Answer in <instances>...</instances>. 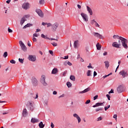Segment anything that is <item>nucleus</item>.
Listing matches in <instances>:
<instances>
[{
  "instance_id": "f257e3e1",
  "label": "nucleus",
  "mask_w": 128,
  "mask_h": 128,
  "mask_svg": "<svg viewBox=\"0 0 128 128\" xmlns=\"http://www.w3.org/2000/svg\"><path fill=\"white\" fill-rule=\"evenodd\" d=\"M120 40H122V46L124 47V48H128V44H126L128 42V40H126L124 38L120 37Z\"/></svg>"
},
{
  "instance_id": "f03ea898",
  "label": "nucleus",
  "mask_w": 128,
  "mask_h": 128,
  "mask_svg": "<svg viewBox=\"0 0 128 128\" xmlns=\"http://www.w3.org/2000/svg\"><path fill=\"white\" fill-rule=\"evenodd\" d=\"M40 82L44 86H48V83L46 82V76L42 75L40 78Z\"/></svg>"
},
{
  "instance_id": "7ed1b4c3",
  "label": "nucleus",
  "mask_w": 128,
  "mask_h": 128,
  "mask_svg": "<svg viewBox=\"0 0 128 128\" xmlns=\"http://www.w3.org/2000/svg\"><path fill=\"white\" fill-rule=\"evenodd\" d=\"M30 18V15H25L22 18L20 22L21 26H22V24H24V22H26V18Z\"/></svg>"
},
{
  "instance_id": "20e7f679",
  "label": "nucleus",
  "mask_w": 128,
  "mask_h": 128,
  "mask_svg": "<svg viewBox=\"0 0 128 128\" xmlns=\"http://www.w3.org/2000/svg\"><path fill=\"white\" fill-rule=\"evenodd\" d=\"M19 44H20L22 50H23V52H26V46L24 44V42H22V41H20Z\"/></svg>"
},
{
  "instance_id": "39448f33",
  "label": "nucleus",
  "mask_w": 128,
  "mask_h": 128,
  "mask_svg": "<svg viewBox=\"0 0 128 128\" xmlns=\"http://www.w3.org/2000/svg\"><path fill=\"white\" fill-rule=\"evenodd\" d=\"M36 12L38 14L39 16H40V18H44V12H42V11L40 9H36Z\"/></svg>"
},
{
  "instance_id": "423d86ee",
  "label": "nucleus",
  "mask_w": 128,
  "mask_h": 128,
  "mask_svg": "<svg viewBox=\"0 0 128 128\" xmlns=\"http://www.w3.org/2000/svg\"><path fill=\"white\" fill-rule=\"evenodd\" d=\"M81 16L84 22H88V15L84 12L81 13Z\"/></svg>"
},
{
  "instance_id": "0eeeda50",
  "label": "nucleus",
  "mask_w": 128,
  "mask_h": 128,
  "mask_svg": "<svg viewBox=\"0 0 128 128\" xmlns=\"http://www.w3.org/2000/svg\"><path fill=\"white\" fill-rule=\"evenodd\" d=\"M93 34L94 36H96V38H100L102 40L104 39L102 35L98 34V32H94Z\"/></svg>"
},
{
  "instance_id": "6e6552de",
  "label": "nucleus",
  "mask_w": 128,
  "mask_h": 128,
  "mask_svg": "<svg viewBox=\"0 0 128 128\" xmlns=\"http://www.w3.org/2000/svg\"><path fill=\"white\" fill-rule=\"evenodd\" d=\"M28 60H30L31 62H36V56H34L32 55H29L28 57Z\"/></svg>"
},
{
  "instance_id": "1a4fd4ad",
  "label": "nucleus",
  "mask_w": 128,
  "mask_h": 128,
  "mask_svg": "<svg viewBox=\"0 0 128 128\" xmlns=\"http://www.w3.org/2000/svg\"><path fill=\"white\" fill-rule=\"evenodd\" d=\"M74 46L75 48H78V46H80V41L78 40L74 42Z\"/></svg>"
},
{
  "instance_id": "9d476101",
  "label": "nucleus",
  "mask_w": 128,
  "mask_h": 128,
  "mask_svg": "<svg viewBox=\"0 0 128 128\" xmlns=\"http://www.w3.org/2000/svg\"><path fill=\"white\" fill-rule=\"evenodd\" d=\"M120 74L122 76V78H126L128 76V73L126 72V71L124 70H122L121 72H120Z\"/></svg>"
},
{
  "instance_id": "9b49d317",
  "label": "nucleus",
  "mask_w": 128,
  "mask_h": 128,
  "mask_svg": "<svg viewBox=\"0 0 128 128\" xmlns=\"http://www.w3.org/2000/svg\"><path fill=\"white\" fill-rule=\"evenodd\" d=\"M73 116H74V118H76L78 120V124H80V122H82V119H80V116H78V114H73Z\"/></svg>"
},
{
  "instance_id": "f8f14e48",
  "label": "nucleus",
  "mask_w": 128,
  "mask_h": 128,
  "mask_svg": "<svg viewBox=\"0 0 128 128\" xmlns=\"http://www.w3.org/2000/svg\"><path fill=\"white\" fill-rule=\"evenodd\" d=\"M117 92H118L119 94H120V92H124V86H120L117 88Z\"/></svg>"
},
{
  "instance_id": "ddd939ff",
  "label": "nucleus",
  "mask_w": 128,
  "mask_h": 128,
  "mask_svg": "<svg viewBox=\"0 0 128 128\" xmlns=\"http://www.w3.org/2000/svg\"><path fill=\"white\" fill-rule=\"evenodd\" d=\"M22 6L24 10H28L30 8V4L28 2L23 4Z\"/></svg>"
},
{
  "instance_id": "4468645a",
  "label": "nucleus",
  "mask_w": 128,
  "mask_h": 128,
  "mask_svg": "<svg viewBox=\"0 0 128 128\" xmlns=\"http://www.w3.org/2000/svg\"><path fill=\"white\" fill-rule=\"evenodd\" d=\"M58 23H55L53 25H52L53 32H56V28H58Z\"/></svg>"
},
{
  "instance_id": "2eb2a0df",
  "label": "nucleus",
  "mask_w": 128,
  "mask_h": 128,
  "mask_svg": "<svg viewBox=\"0 0 128 128\" xmlns=\"http://www.w3.org/2000/svg\"><path fill=\"white\" fill-rule=\"evenodd\" d=\"M104 102H101V103H100V102L96 103V104L92 106V108H98V106H104Z\"/></svg>"
},
{
  "instance_id": "dca6fc26",
  "label": "nucleus",
  "mask_w": 128,
  "mask_h": 128,
  "mask_svg": "<svg viewBox=\"0 0 128 128\" xmlns=\"http://www.w3.org/2000/svg\"><path fill=\"white\" fill-rule=\"evenodd\" d=\"M29 106H28V110H31V112H32V110H34V106H32V102H29Z\"/></svg>"
},
{
  "instance_id": "f3484780",
  "label": "nucleus",
  "mask_w": 128,
  "mask_h": 128,
  "mask_svg": "<svg viewBox=\"0 0 128 128\" xmlns=\"http://www.w3.org/2000/svg\"><path fill=\"white\" fill-rule=\"evenodd\" d=\"M32 84L33 86H37L38 84V80L36 78H32Z\"/></svg>"
},
{
  "instance_id": "a211bd4d",
  "label": "nucleus",
  "mask_w": 128,
  "mask_h": 128,
  "mask_svg": "<svg viewBox=\"0 0 128 128\" xmlns=\"http://www.w3.org/2000/svg\"><path fill=\"white\" fill-rule=\"evenodd\" d=\"M90 88H88L85 89L83 91L80 92L79 94H86V92H90Z\"/></svg>"
},
{
  "instance_id": "6ab92c4d",
  "label": "nucleus",
  "mask_w": 128,
  "mask_h": 128,
  "mask_svg": "<svg viewBox=\"0 0 128 128\" xmlns=\"http://www.w3.org/2000/svg\"><path fill=\"white\" fill-rule=\"evenodd\" d=\"M22 116H24V118H26V116H28V110H26V108H24L23 110Z\"/></svg>"
},
{
  "instance_id": "aec40b11",
  "label": "nucleus",
  "mask_w": 128,
  "mask_h": 128,
  "mask_svg": "<svg viewBox=\"0 0 128 128\" xmlns=\"http://www.w3.org/2000/svg\"><path fill=\"white\" fill-rule=\"evenodd\" d=\"M86 8L87 10L90 14V16H92V8H90L88 6H87Z\"/></svg>"
},
{
  "instance_id": "412c9836",
  "label": "nucleus",
  "mask_w": 128,
  "mask_h": 128,
  "mask_svg": "<svg viewBox=\"0 0 128 128\" xmlns=\"http://www.w3.org/2000/svg\"><path fill=\"white\" fill-rule=\"evenodd\" d=\"M58 72V70L56 68H54L52 72V74H56Z\"/></svg>"
},
{
  "instance_id": "4be33fe9",
  "label": "nucleus",
  "mask_w": 128,
  "mask_h": 128,
  "mask_svg": "<svg viewBox=\"0 0 128 128\" xmlns=\"http://www.w3.org/2000/svg\"><path fill=\"white\" fill-rule=\"evenodd\" d=\"M112 46L114 48H120V44H118V42H114L112 43Z\"/></svg>"
},
{
  "instance_id": "5701e85b",
  "label": "nucleus",
  "mask_w": 128,
  "mask_h": 128,
  "mask_svg": "<svg viewBox=\"0 0 128 128\" xmlns=\"http://www.w3.org/2000/svg\"><path fill=\"white\" fill-rule=\"evenodd\" d=\"M38 122V120L36 118H32L31 119V122H32V124H36V122Z\"/></svg>"
},
{
  "instance_id": "b1692460",
  "label": "nucleus",
  "mask_w": 128,
  "mask_h": 128,
  "mask_svg": "<svg viewBox=\"0 0 128 128\" xmlns=\"http://www.w3.org/2000/svg\"><path fill=\"white\" fill-rule=\"evenodd\" d=\"M104 64H105V66L106 68H108V67L110 66V62L108 60H106L104 62Z\"/></svg>"
},
{
  "instance_id": "393cba45",
  "label": "nucleus",
  "mask_w": 128,
  "mask_h": 128,
  "mask_svg": "<svg viewBox=\"0 0 128 128\" xmlns=\"http://www.w3.org/2000/svg\"><path fill=\"white\" fill-rule=\"evenodd\" d=\"M46 24H47V28H50V26H52V24L50 23H45L44 22H42V26H46Z\"/></svg>"
},
{
  "instance_id": "a878e982",
  "label": "nucleus",
  "mask_w": 128,
  "mask_h": 128,
  "mask_svg": "<svg viewBox=\"0 0 128 128\" xmlns=\"http://www.w3.org/2000/svg\"><path fill=\"white\" fill-rule=\"evenodd\" d=\"M38 126H39V128H44V123H42V122H40V123H39V124H38Z\"/></svg>"
},
{
  "instance_id": "bb28decb",
  "label": "nucleus",
  "mask_w": 128,
  "mask_h": 128,
  "mask_svg": "<svg viewBox=\"0 0 128 128\" xmlns=\"http://www.w3.org/2000/svg\"><path fill=\"white\" fill-rule=\"evenodd\" d=\"M32 97L35 100L36 99V98H38V93H36V94H33Z\"/></svg>"
},
{
  "instance_id": "cd10ccee",
  "label": "nucleus",
  "mask_w": 128,
  "mask_h": 128,
  "mask_svg": "<svg viewBox=\"0 0 128 128\" xmlns=\"http://www.w3.org/2000/svg\"><path fill=\"white\" fill-rule=\"evenodd\" d=\"M96 48L98 50H100V48H102V46L100 44V43H98L96 45Z\"/></svg>"
},
{
  "instance_id": "c85d7f7f",
  "label": "nucleus",
  "mask_w": 128,
  "mask_h": 128,
  "mask_svg": "<svg viewBox=\"0 0 128 128\" xmlns=\"http://www.w3.org/2000/svg\"><path fill=\"white\" fill-rule=\"evenodd\" d=\"M41 37L42 38H45V40H48V37L44 34H41Z\"/></svg>"
},
{
  "instance_id": "c756f323",
  "label": "nucleus",
  "mask_w": 128,
  "mask_h": 128,
  "mask_svg": "<svg viewBox=\"0 0 128 128\" xmlns=\"http://www.w3.org/2000/svg\"><path fill=\"white\" fill-rule=\"evenodd\" d=\"M120 38H122V36H119L118 35H114L113 36V38H118V40H120Z\"/></svg>"
},
{
  "instance_id": "7c9ffc66",
  "label": "nucleus",
  "mask_w": 128,
  "mask_h": 128,
  "mask_svg": "<svg viewBox=\"0 0 128 128\" xmlns=\"http://www.w3.org/2000/svg\"><path fill=\"white\" fill-rule=\"evenodd\" d=\"M70 80H73V82H74V80H76V77H74V76H70Z\"/></svg>"
},
{
  "instance_id": "2f4dec72",
  "label": "nucleus",
  "mask_w": 128,
  "mask_h": 128,
  "mask_svg": "<svg viewBox=\"0 0 128 128\" xmlns=\"http://www.w3.org/2000/svg\"><path fill=\"white\" fill-rule=\"evenodd\" d=\"M30 26H32L30 24H28L23 27V28H30Z\"/></svg>"
},
{
  "instance_id": "473e14b6",
  "label": "nucleus",
  "mask_w": 128,
  "mask_h": 128,
  "mask_svg": "<svg viewBox=\"0 0 128 128\" xmlns=\"http://www.w3.org/2000/svg\"><path fill=\"white\" fill-rule=\"evenodd\" d=\"M103 108H99L96 109V112H100V110H102Z\"/></svg>"
},
{
  "instance_id": "72a5a7b5",
  "label": "nucleus",
  "mask_w": 128,
  "mask_h": 128,
  "mask_svg": "<svg viewBox=\"0 0 128 128\" xmlns=\"http://www.w3.org/2000/svg\"><path fill=\"white\" fill-rule=\"evenodd\" d=\"M90 72H92V71L90 70H88L87 72V76H90Z\"/></svg>"
},
{
  "instance_id": "f704fd0d",
  "label": "nucleus",
  "mask_w": 128,
  "mask_h": 128,
  "mask_svg": "<svg viewBox=\"0 0 128 128\" xmlns=\"http://www.w3.org/2000/svg\"><path fill=\"white\" fill-rule=\"evenodd\" d=\"M66 86L68 88H70L72 86V83L70 82H67Z\"/></svg>"
},
{
  "instance_id": "c9c22d12",
  "label": "nucleus",
  "mask_w": 128,
  "mask_h": 128,
  "mask_svg": "<svg viewBox=\"0 0 128 128\" xmlns=\"http://www.w3.org/2000/svg\"><path fill=\"white\" fill-rule=\"evenodd\" d=\"M39 4H44V0H40Z\"/></svg>"
},
{
  "instance_id": "e433bc0d",
  "label": "nucleus",
  "mask_w": 128,
  "mask_h": 128,
  "mask_svg": "<svg viewBox=\"0 0 128 128\" xmlns=\"http://www.w3.org/2000/svg\"><path fill=\"white\" fill-rule=\"evenodd\" d=\"M110 108V105H108L107 106L104 107V110L106 111L108 109Z\"/></svg>"
},
{
  "instance_id": "4c0bfd02",
  "label": "nucleus",
  "mask_w": 128,
  "mask_h": 128,
  "mask_svg": "<svg viewBox=\"0 0 128 128\" xmlns=\"http://www.w3.org/2000/svg\"><path fill=\"white\" fill-rule=\"evenodd\" d=\"M18 61L20 62V64H24V59L19 58Z\"/></svg>"
},
{
  "instance_id": "58836bf2",
  "label": "nucleus",
  "mask_w": 128,
  "mask_h": 128,
  "mask_svg": "<svg viewBox=\"0 0 128 128\" xmlns=\"http://www.w3.org/2000/svg\"><path fill=\"white\" fill-rule=\"evenodd\" d=\"M3 56L4 58H6V56H8V52H4L3 54Z\"/></svg>"
},
{
  "instance_id": "ea45409f",
  "label": "nucleus",
  "mask_w": 128,
  "mask_h": 128,
  "mask_svg": "<svg viewBox=\"0 0 128 128\" xmlns=\"http://www.w3.org/2000/svg\"><path fill=\"white\" fill-rule=\"evenodd\" d=\"M102 116H100L97 118L96 122H100V120H102Z\"/></svg>"
},
{
  "instance_id": "a19ab883",
  "label": "nucleus",
  "mask_w": 128,
  "mask_h": 128,
  "mask_svg": "<svg viewBox=\"0 0 128 128\" xmlns=\"http://www.w3.org/2000/svg\"><path fill=\"white\" fill-rule=\"evenodd\" d=\"M96 22V20H91L92 24H95Z\"/></svg>"
},
{
  "instance_id": "79ce46f5",
  "label": "nucleus",
  "mask_w": 128,
  "mask_h": 128,
  "mask_svg": "<svg viewBox=\"0 0 128 128\" xmlns=\"http://www.w3.org/2000/svg\"><path fill=\"white\" fill-rule=\"evenodd\" d=\"M113 118L116 120H118V115L116 114H114L113 116Z\"/></svg>"
},
{
  "instance_id": "37998d69",
  "label": "nucleus",
  "mask_w": 128,
  "mask_h": 128,
  "mask_svg": "<svg viewBox=\"0 0 128 128\" xmlns=\"http://www.w3.org/2000/svg\"><path fill=\"white\" fill-rule=\"evenodd\" d=\"M90 100H88L85 102V104H90Z\"/></svg>"
},
{
  "instance_id": "c03bdc74",
  "label": "nucleus",
  "mask_w": 128,
  "mask_h": 128,
  "mask_svg": "<svg viewBox=\"0 0 128 128\" xmlns=\"http://www.w3.org/2000/svg\"><path fill=\"white\" fill-rule=\"evenodd\" d=\"M34 38H38V34L35 33L33 34Z\"/></svg>"
},
{
  "instance_id": "a18cd8bd",
  "label": "nucleus",
  "mask_w": 128,
  "mask_h": 128,
  "mask_svg": "<svg viewBox=\"0 0 128 128\" xmlns=\"http://www.w3.org/2000/svg\"><path fill=\"white\" fill-rule=\"evenodd\" d=\"M10 62L11 64H16V60H10Z\"/></svg>"
},
{
  "instance_id": "49530a36",
  "label": "nucleus",
  "mask_w": 128,
  "mask_h": 128,
  "mask_svg": "<svg viewBox=\"0 0 128 128\" xmlns=\"http://www.w3.org/2000/svg\"><path fill=\"white\" fill-rule=\"evenodd\" d=\"M52 44L53 46H58V44L56 42L52 43Z\"/></svg>"
},
{
  "instance_id": "de8ad7c7",
  "label": "nucleus",
  "mask_w": 128,
  "mask_h": 128,
  "mask_svg": "<svg viewBox=\"0 0 128 128\" xmlns=\"http://www.w3.org/2000/svg\"><path fill=\"white\" fill-rule=\"evenodd\" d=\"M66 72H67L66 71H64L62 72V76H66Z\"/></svg>"
},
{
  "instance_id": "09e8293b",
  "label": "nucleus",
  "mask_w": 128,
  "mask_h": 128,
  "mask_svg": "<svg viewBox=\"0 0 128 128\" xmlns=\"http://www.w3.org/2000/svg\"><path fill=\"white\" fill-rule=\"evenodd\" d=\"M94 24V26H96L97 28H100V24H98V22H96L95 23V24Z\"/></svg>"
},
{
  "instance_id": "8fccbe9b",
  "label": "nucleus",
  "mask_w": 128,
  "mask_h": 128,
  "mask_svg": "<svg viewBox=\"0 0 128 128\" xmlns=\"http://www.w3.org/2000/svg\"><path fill=\"white\" fill-rule=\"evenodd\" d=\"M106 96L108 98V100H110V95L106 94Z\"/></svg>"
},
{
  "instance_id": "3c124183",
  "label": "nucleus",
  "mask_w": 128,
  "mask_h": 128,
  "mask_svg": "<svg viewBox=\"0 0 128 128\" xmlns=\"http://www.w3.org/2000/svg\"><path fill=\"white\" fill-rule=\"evenodd\" d=\"M64 58V60H68V56H64V58Z\"/></svg>"
},
{
  "instance_id": "603ef678",
  "label": "nucleus",
  "mask_w": 128,
  "mask_h": 128,
  "mask_svg": "<svg viewBox=\"0 0 128 128\" xmlns=\"http://www.w3.org/2000/svg\"><path fill=\"white\" fill-rule=\"evenodd\" d=\"M98 98V96L96 95V96H94V100H96V99Z\"/></svg>"
},
{
  "instance_id": "864d4df0",
  "label": "nucleus",
  "mask_w": 128,
  "mask_h": 128,
  "mask_svg": "<svg viewBox=\"0 0 128 128\" xmlns=\"http://www.w3.org/2000/svg\"><path fill=\"white\" fill-rule=\"evenodd\" d=\"M108 94H114V89H112L110 91L108 92Z\"/></svg>"
},
{
  "instance_id": "5fc2aeb1",
  "label": "nucleus",
  "mask_w": 128,
  "mask_h": 128,
  "mask_svg": "<svg viewBox=\"0 0 128 128\" xmlns=\"http://www.w3.org/2000/svg\"><path fill=\"white\" fill-rule=\"evenodd\" d=\"M80 54H78L77 60H80Z\"/></svg>"
},
{
  "instance_id": "6e6d98bb",
  "label": "nucleus",
  "mask_w": 128,
  "mask_h": 128,
  "mask_svg": "<svg viewBox=\"0 0 128 128\" xmlns=\"http://www.w3.org/2000/svg\"><path fill=\"white\" fill-rule=\"evenodd\" d=\"M32 40H33L34 42H36V38L34 37L33 38H32Z\"/></svg>"
},
{
  "instance_id": "4d7b16f0",
  "label": "nucleus",
  "mask_w": 128,
  "mask_h": 128,
  "mask_svg": "<svg viewBox=\"0 0 128 128\" xmlns=\"http://www.w3.org/2000/svg\"><path fill=\"white\" fill-rule=\"evenodd\" d=\"M98 74V73L96 71L94 72V76H96Z\"/></svg>"
},
{
  "instance_id": "13d9d810",
  "label": "nucleus",
  "mask_w": 128,
  "mask_h": 128,
  "mask_svg": "<svg viewBox=\"0 0 128 128\" xmlns=\"http://www.w3.org/2000/svg\"><path fill=\"white\" fill-rule=\"evenodd\" d=\"M8 32H12V30L10 28H8Z\"/></svg>"
},
{
  "instance_id": "bf43d9fd",
  "label": "nucleus",
  "mask_w": 128,
  "mask_h": 128,
  "mask_svg": "<svg viewBox=\"0 0 128 128\" xmlns=\"http://www.w3.org/2000/svg\"><path fill=\"white\" fill-rule=\"evenodd\" d=\"M64 94H63L60 96H59L58 98H64Z\"/></svg>"
},
{
  "instance_id": "052dcab7",
  "label": "nucleus",
  "mask_w": 128,
  "mask_h": 128,
  "mask_svg": "<svg viewBox=\"0 0 128 128\" xmlns=\"http://www.w3.org/2000/svg\"><path fill=\"white\" fill-rule=\"evenodd\" d=\"M51 128H54V123H51Z\"/></svg>"
},
{
  "instance_id": "680f3d73",
  "label": "nucleus",
  "mask_w": 128,
  "mask_h": 128,
  "mask_svg": "<svg viewBox=\"0 0 128 128\" xmlns=\"http://www.w3.org/2000/svg\"><path fill=\"white\" fill-rule=\"evenodd\" d=\"M103 56H108V52H104L103 54Z\"/></svg>"
},
{
  "instance_id": "e2e57ef3",
  "label": "nucleus",
  "mask_w": 128,
  "mask_h": 128,
  "mask_svg": "<svg viewBox=\"0 0 128 128\" xmlns=\"http://www.w3.org/2000/svg\"><path fill=\"white\" fill-rule=\"evenodd\" d=\"M77 6L79 8V10H80L82 8V6L80 4H78Z\"/></svg>"
},
{
  "instance_id": "0e129e2a",
  "label": "nucleus",
  "mask_w": 128,
  "mask_h": 128,
  "mask_svg": "<svg viewBox=\"0 0 128 128\" xmlns=\"http://www.w3.org/2000/svg\"><path fill=\"white\" fill-rule=\"evenodd\" d=\"M53 94H58V92L56 91H54L52 92Z\"/></svg>"
},
{
  "instance_id": "69168bd1",
  "label": "nucleus",
  "mask_w": 128,
  "mask_h": 128,
  "mask_svg": "<svg viewBox=\"0 0 128 128\" xmlns=\"http://www.w3.org/2000/svg\"><path fill=\"white\" fill-rule=\"evenodd\" d=\"M49 52L50 54H54V52H52V50H49Z\"/></svg>"
},
{
  "instance_id": "338daca9",
  "label": "nucleus",
  "mask_w": 128,
  "mask_h": 128,
  "mask_svg": "<svg viewBox=\"0 0 128 128\" xmlns=\"http://www.w3.org/2000/svg\"><path fill=\"white\" fill-rule=\"evenodd\" d=\"M67 64L68 66H72V63L70 62H68Z\"/></svg>"
},
{
  "instance_id": "774afa93",
  "label": "nucleus",
  "mask_w": 128,
  "mask_h": 128,
  "mask_svg": "<svg viewBox=\"0 0 128 128\" xmlns=\"http://www.w3.org/2000/svg\"><path fill=\"white\" fill-rule=\"evenodd\" d=\"M40 32V29H36V32Z\"/></svg>"
}]
</instances>
